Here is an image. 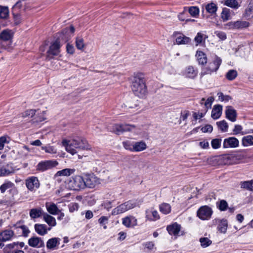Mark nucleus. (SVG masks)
<instances>
[{"label":"nucleus","mask_w":253,"mask_h":253,"mask_svg":"<svg viewBox=\"0 0 253 253\" xmlns=\"http://www.w3.org/2000/svg\"><path fill=\"white\" fill-rule=\"evenodd\" d=\"M22 6V2L21 1H17L12 7V12H15L17 14L19 10L21 8Z\"/></svg>","instance_id":"nucleus-61"},{"label":"nucleus","mask_w":253,"mask_h":253,"mask_svg":"<svg viewBox=\"0 0 253 253\" xmlns=\"http://www.w3.org/2000/svg\"><path fill=\"white\" fill-rule=\"evenodd\" d=\"M228 207V204L225 200H221L219 202L218 205L219 209L221 211H224L227 209Z\"/></svg>","instance_id":"nucleus-62"},{"label":"nucleus","mask_w":253,"mask_h":253,"mask_svg":"<svg viewBox=\"0 0 253 253\" xmlns=\"http://www.w3.org/2000/svg\"><path fill=\"white\" fill-rule=\"evenodd\" d=\"M214 101V98L212 96L209 97L204 103V105L206 107V112L208 111V109L211 108L212 102Z\"/></svg>","instance_id":"nucleus-60"},{"label":"nucleus","mask_w":253,"mask_h":253,"mask_svg":"<svg viewBox=\"0 0 253 253\" xmlns=\"http://www.w3.org/2000/svg\"><path fill=\"white\" fill-rule=\"evenodd\" d=\"M137 206V203L134 200L127 201L114 208L111 212L112 215H116L132 209Z\"/></svg>","instance_id":"nucleus-6"},{"label":"nucleus","mask_w":253,"mask_h":253,"mask_svg":"<svg viewBox=\"0 0 253 253\" xmlns=\"http://www.w3.org/2000/svg\"><path fill=\"white\" fill-rule=\"evenodd\" d=\"M189 14L194 17H197L199 14V9L196 6H191L188 8Z\"/></svg>","instance_id":"nucleus-49"},{"label":"nucleus","mask_w":253,"mask_h":253,"mask_svg":"<svg viewBox=\"0 0 253 253\" xmlns=\"http://www.w3.org/2000/svg\"><path fill=\"white\" fill-rule=\"evenodd\" d=\"M9 10L7 7L0 6V18L6 19L8 17Z\"/></svg>","instance_id":"nucleus-47"},{"label":"nucleus","mask_w":253,"mask_h":253,"mask_svg":"<svg viewBox=\"0 0 253 253\" xmlns=\"http://www.w3.org/2000/svg\"><path fill=\"white\" fill-rule=\"evenodd\" d=\"M239 146V141L238 139L233 136L225 138L223 140V148H234Z\"/></svg>","instance_id":"nucleus-13"},{"label":"nucleus","mask_w":253,"mask_h":253,"mask_svg":"<svg viewBox=\"0 0 253 253\" xmlns=\"http://www.w3.org/2000/svg\"><path fill=\"white\" fill-rule=\"evenodd\" d=\"M28 244L30 247L35 248H41L44 246L43 240L38 237H32L28 240Z\"/></svg>","instance_id":"nucleus-15"},{"label":"nucleus","mask_w":253,"mask_h":253,"mask_svg":"<svg viewBox=\"0 0 253 253\" xmlns=\"http://www.w3.org/2000/svg\"><path fill=\"white\" fill-rule=\"evenodd\" d=\"M45 213L41 208H33L30 210L29 215L32 219H36L41 217L42 216H43Z\"/></svg>","instance_id":"nucleus-23"},{"label":"nucleus","mask_w":253,"mask_h":253,"mask_svg":"<svg viewBox=\"0 0 253 253\" xmlns=\"http://www.w3.org/2000/svg\"><path fill=\"white\" fill-rule=\"evenodd\" d=\"M242 144L245 147L253 145V136L247 135L243 137L242 139Z\"/></svg>","instance_id":"nucleus-39"},{"label":"nucleus","mask_w":253,"mask_h":253,"mask_svg":"<svg viewBox=\"0 0 253 253\" xmlns=\"http://www.w3.org/2000/svg\"><path fill=\"white\" fill-rule=\"evenodd\" d=\"M36 110L35 109L27 110L22 113V117L31 118L34 116Z\"/></svg>","instance_id":"nucleus-56"},{"label":"nucleus","mask_w":253,"mask_h":253,"mask_svg":"<svg viewBox=\"0 0 253 253\" xmlns=\"http://www.w3.org/2000/svg\"><path fill=\"white\" fill-rule=\"evenodd\" d=\"M236 21L229 22L224 25V29L228 30H237Z\"/></svg>","instance_id":"nucleus-48"},{"label":"nucleus","mask_w":253,"mask_h":253,"mask_svg":"<svg viewBox=\"0 0 253 253\" xmlns=\"http://www.w3.org/2000/svg\"><path fill=\"white\" fill-rule=\"evenodd\" d=\"M237 30L242 29L249 26L250 23L248 22L242 20L236 21Z\"/></svg>","instance_id":"nucleus-53"},{"label":"nucleus","mask_w":253,"mask_h":253,"mask_svg":"<svg viewBox=\"0 0 253 253\" xmlns=\"http://www.w3.org/2000/svg\"><path fill=\"white\" fill-rule=\"evenodd\" d=\"M222 106L221 105H215L211 111V117L214 120L218 119L221 116Z\"/></svg>","instance_id":"nucleus-24"},{"label":"nucleus","mask_w":253,"mask_h":253,"mask_svg":"<svg viewBox=\"0 0 253 253\" xmlns=\"http://www.w3.org/2000/svg\"><path fill=\"white\" fill-rule=\"evenodd\" d=\"M131 88L134 94L140 98H143L146 95L147 90L143 75L137 74L133 77Z\"/></svg>","instance_id":"nucleus-2"},{"label":"nucleus","mask_w":253,"mask_h":253,"mask_svg":"<svg viewBox=\"0 0 253 253\" xmlns=\"http://www.w3.org/2000/svg\"><path fill=\"white\" fill-rule=\"evenodd\" d=\"M79 205L77 203H71L68 205L69 211L70 212H73L79 210Z\"/></svg>","instance_id":"nucleus-59"},{"label":"nucleus","mask_w":253,"mask_h":253,"mask_svg":"<svg viewBox=\"0 0 253 253\" xmlns=\"http://www.w3.org/2000/svg\"><path fill=\"white\" fill-rule=\"evenodd\" d=\"M147 148L146 143L143 141L134 142L133 152H140L145 150Z\"/></svg>","instance_id":"nucleus-32"},{"label":"nucleus","mask_w":253,"mask_h":253,"mask_svg":"<svg viewBox=\"0 0 253 253\" xmlns=\"http://www.w3.org/2000/svg\"><path fill=\"white\" fill-rule=\"evenodd\" d=\"M221 3L235 9L240 6L239 2L236 0H223L221 1Z\"/></svg>","instance_id":"nucleus-30"},{"label":"nucleus","mask_w":253,"mask_h":253,"mask_svg":"<svg viewBox=\"0 0 253 253\" xmlns=\"http://www.w3.org/2000/svg\"><path fill=\"white\" fill-rule=\"evenodd\" d=\"M181 226L176 222L167 226V230L171 235L177 236L180 230Z\"/></svg>","instance_id":"nucleus-22"},{"label":"nucleus","mask_w":253,"mask_h":253,"mask_svg":"<svg viewBox=\"0 0 253 253\" xmlns=\"http://www.w3.org/2000/svg\"><path fill=\"white\" fill-rule=\"evenodd\" d=\"M100 183V179L95 175L87 174L84 179V189L86 187L89 188H93L96 185Z\"/></svg>","instance_id":"nucleus-12"},{"label":"nucleus","mask_w":253,"mask_h":253,"mask_svg":"<svg viewBox=\"0 0 253 253\" xmlns=\"http://www.w3.org/2000/svg\"><path fill=\"white\" fill-rule=\"evenodd\" d=\"M207 38L208 36L205 34L199 32L195 38V41L197 43V44H198L201 43L203 41H205Z\"/></svg>","instance_id":"nucleus-44"},{"label":"nucleus","mask_w":253,"mask_h":253,"mask_svg":"<svg viewBox=\"0 0 253 253\" xmlns=\"http://www.w3.org/2000/svg\"><path fill=\"white\" fill-rule=\"evenodd\" d=\"M228 227V222L226 219H222L220 220L217 229L221 233L225 234Z\"/></svg>","instance_id":"nucleus-31"},{"label":"nucleus","mask_w":253,"mask_h":253,"mask_svg":"<svg viewBox=\"0 0 253 253\" xmlns=\"http://www.w3.org/2000/svg\"><path fill=\"white\" fill-rule=\"evenodd\" d=\"M211 209L208 206L201 207L197 211V216L202 220H209L212 214Z\"/></svg>","instance_id":"nucleus-9"},{"label":"nucleus","mask_w":253,"mask_h":253,"mask_svg":"<svg viewBox=\"0 0 253 253\" xmlns=\"http://www.w3.org/2000/svg\"><path fill=\"white\" fill-rule=\"evenodd\" d=\"M136 127L133 125L127 124H115L112 126L111 131L117 135H120L124 132L131 131L137 132Z\"/></svg>","instance_id":"nucleus-7"},{"label":"nucleus","mask_w":253,"mask_h":253,"mask_svg":"<svg viewBox=\"0 0 253 253\" xmlns=\"http://www.w3.org/2000/svg\"><path fill=\"white\" fill-rule=\"evenodd\" d=\"M216 125L218 128L220 129L222 132H225L227 131L228 125L227 123L225 120L217 122Z\"/></svg>","instance_id":"nucleus-43"},{"label":"nucleus","mask_w":253,"mask_h":253,"mask_svg":"<svg viewBox=\"0 0 253 253\" xmlns=\"http://www.w3.org/2000/svg\"><path fill=\"white\" fill-rule=\"evenodd\" d=\"M198 73V70L196 68L189 66L185 68L184 75L187 78L194 79L197 76Z\"/></svg>","instance_id":"nucleus-21"},{"label":"nucleus","mask_w":253,"mask_h":253,"mask_svg":"<svg viewBox=\"0 0 253 253\" xmlns=\"http://www.w3.org/2000/svg\"><path fill=\"white\" fill-rule=\"evenodd\" d=\"M176 43L177 44H186L190 43L191 40L189 38L180 34L176 38Z\"/></svg>","instance_id":"nucleus-34"},{"label":"nucleus","mask_w":253,"mask_h":253,"mask_svg":"<svg viewBox=\"0 0 253 253\" xmlns=\"http://www.w3.org/2000/svg\"><path fill=\"white\" fill-rule=\"evenodd\" d=\"M29 152V148L25 145L23 146L18 151V156L20 159H25L28 157Z\"/></svg>","instance_id":"nucleus-28"},{"label":"nucleus","mask_w":253,"mask_h":253,"mask_svg":"<svg viewBox=\"0 0 253 253\" xmlns=\"http://www.w3.org/2000/svg\"><path fill=\"white\" fill-rule=\"evenodd\" d=\"M17 246H18V243H16V242H13L7 245L4 248V253H9L11 250L15 249Z\"/></svg>","instance_id":"nucleus-58"},{"label":"nucleus","mask_w":253,"mask_h":253,"mask_svg":"<svg viewBox=\"0 0 253 253\" xmlns=\"http://www.w3.org/2000/svg\"><path fill=\"white\" fill-rule=\"evenodd\" d=\"M62 144L66 150L72 155L76 154L80 150L90 149L86 140L80 136H73L70 140L63 139Z\"/></svg>","instance_id":"nucleus-1"},{"label":"nucleus","mask_w":253,"mask_h":253,"mask_svg":"<svg viewBox=\"0 0 253 253\" xmlns=\"http://www.w3.org/2000/svg\"><path fill=\"white\" fill-rule=\"evenodd\" d=\"M226 118L232 122H235L237 118L236 111L231 106H228L225 110Z\"/></svg>","instance_id":"nucleus-19"},{"label":"nucleus","mask_w":253,"mask_h":253,"mask_svg":"<svg viewBox=\"0 0 253 253\" xmlns=\"http://www.w3.org/2000/svg\"><path fill=\"white\" fill-rule=\"evenodd\" d=\"M244 16L247 19L253 17V2H250L246 9Z\"/></svg>","instance_id":"nucleus-38"},{"label":"nucleus","mask_w":253,"mask_h":253,"mask_svg":"<svg viewBox=\"0 0 253 253\" xmlns=\"http://www.w3.org/2000/svg\"><path fill=\"white\" fill-rule=\"evenodd\" d=\"M13 36V33L9 29L2 31L0 33V44L2 48L9 49L11 45V40Z\"/></svg>","instance_id":"nucleus-4"},{"label":"nucleus","mask_w":253,"mask_h":253,"mask_svg":"<svg viewBox=\"0 0 253 253\" xmlns=\"http://www.w3.org/2000/svg\"><path fill=\"white\" fill-rule=\"evenodd\" d=\"M145 214L146 218L150 221H155L160 218L158 212L154 208H150L146 210Z\"/></svg>","instance_id":"nucleus-16"},{"label":"nucleus","mask_w":253,"mask_h":253,"mask_svg":"<svg viewBox=\"0 0 253 253\" xmlns=\"http://www.w3.org/2000/svg\"><path fill=\"white\" fill-rule=\"evenodd\" d=\"M42 149L45 151L46 153L50 154H56L57 150L52 146L49 145L42 147Z\"/></svg>","instance_id":"nucleus-52"},{"label":"nucleus","mask_w":253,"mask_h":253,"mask_svg":"<svg viewBox=\"0 0 253 253\" xmlns=\"http://www.w3.org/2000/svg\"><path fill=\"white\" fill-rule=\"evenodd\" d=\"M222 60L218 57L215 56L212 62H210L208 66L202 69L200 75L203 77L206 75H211L213 72H216L219 69Z\"/></svg>","instance_id":"nucleus-5"},{"label":"nucleus","mask_w":253,"mask_h":253,"mask_svg":"<svg viewBox=\"0 0 253 253\" xmlns=\"http://www.w3.org/2000/svg\"><path fill=\"white\" fill-rule=\"evenodd\" d=\"M45 207L47 211L52 215H56L60 211L56 205L53 203H46Z\"/></svg>","instance_id":"nucleus-25"},{"label":"nucleus","mask_w":253,"mask_h":253,"mask_svg":"<svg viewBox=\"0 0 253 253\" xmlns=\"http://www.w3.org/2000/svg\"><path fill=\"white\" fill-rule=\"evenodd\" d=\"M159 207L160 212L164 214H168L171 211V206L169 204L163 203Z\"/></svg>","instance_id":"nucleus-35"},{"label":"nucleus","mask_w":253,"mask_h":253,"mask_svg":"<svg viewBox=\"0 0 253 253\" xmlns=\"http://www.w3.org/2000/svg\"><path fill=\"white\" fill-rule=\"evenodd\" d=\"M201 245L203 248L209 246L212 243L211 241L207 237H202L200 239Z\"/></svg>","instance_id":"nucleus-54"},{"label":"nucleus","mask_w":253,"mask_h":253,"mask_svg":"<svg viewBox=\"0 0 253 253\" xmlns=\"http://www.w3.org/2000/svg\"><path fill=\"white\" fill-rule=\"evenodd\" d=\"M25 185L29 191L35 192L39 188L40 182L37 177L32 176L28 177L26 179Z\"/></svg>","instance_id":"nucleus-8"},{"label":"nucleus","mask_w":253,"mask_h":253,"mask_svg":"<svg viewBox=\"0 0 253 253\" xmlns=\"http://www.w3.org/2000/svg\"><path fill=\"white\" fill-rule=\"evenodd\" d=\"M61 239L59 238L53 237L49 239L46 242L47 249L50 250H57L59 248Z\"/></svg>","instance_id":"nucleus-17"},{"label":"nucleus","mask_w":253,"mask_h":253,"mask_svg":"<svg viewBox=\"0 0 253 253\" xmlns=\"http://www.w3.org/2000/svg\"><path fill=\"white\" fill-rule=\"evenodd\" d=\"M76 46L78 49L82 50L84 47V41L82 38H77L76 40Z\"/></svg>","instance_id":"nucleus-57"},{"label":"nucleus","mask_w":253,"mask_h":253,"mask_svg":"<svg viewBox=\"0 0 253 253\" xmlns=\"http://www.w3.org/2000/svg\"><path fill=\"white\" fill-rule=\"evenodd\" d=\"M243 129L242 126L240 125H236L234 126V128L233 130V134L237 135L239 133H241L242 135L246 134V133H253V129H250L248 131V132H246L245 133L241 132L242 130Z\"/></svg>","instance_id":"nucleus-42"},{"label":"nucleus","mask_w":253,"mask_h":253,"mask_svg":"<svg viewBox=\"0 0 253 253\" xmlns=\"http://www.w3.org/2000/svg\"><path fill=\"white\" fill-rule=\"evenodd\" d=\"M218 100L220 101L227 102L231 99V97L228 95H224L222 92H219L217 94Z\"/></svg>","instance_id":"nucleus-55"},{"label":"nucleus","mask_w":253,"mask_h":253,"mask_svg":"<svg viewBox=\"0 0 253 253\" xmlns=\"http://www.w3.org/2000/svg\"><path fill=\"white\" fill-rule=\"evenodd\" d=\"M237 72L235 70H229L226 75V78L230 81L234 80L237 76Z\"/></svg>","instance_id":"nucleus-50"},{"label":"nucleus","mask_w":253,"mask_h":253,"mask_svg":"<svg viewBox=\"0 0 253 253\" xmlns=\"http://www.w3.org/2000/svg\"><path fill=\"white\" fill-rule=\"evenodd\" d=\"M14 186V184L10 181H6L0 186V190L1 193H4L5 191Z\"/></svg>","instance_id":"nucleus-46"},{"label":"nucleus","mask_w":253,"mask_h":253,"mask_svg":"<svg viewBox=\"0 0 253 253\" xmlns=\"http://www.w3.org/2000/svg\"><path fill=\"white\" fill-rule=\"evenodd\" d=\"M221 18L223 21L225 22L231 19L230 10L227 8L224 7L221 13Z\"/></svg>","instance_id":"nucleus-40"},{"label":"nucleus","mask_w":253,"mask_h":253,"mask_svg":"<svg viewBox=\"0 0 253 253\" xmlns=\"http://www.w3.org/2000/svg\"><path fill=\"white\" fill-rule=\"evenodd\" d=\"M75 169H65L57 172L56 175L57 176H69L74 173Z\"/></svg>","instance_id":"nucleus-41"},{"label":"nucleus","mask_w":253,"mask_h":253,"mask_svg":"<svg viewBox=\"0 0 253 253\" xmlns=\"http://www.w3.org/2000/svg\"><path fill=\"white\" fill-rule=\"evenodd\" d=\"M222 140L220 138H215L211 140V145L213 149H217L220 147Z\"/></svg>","instance_id":"nucleus-51"},{"label":"nucleus","mask_w":253,"mask_h":253,"mask_svg":"<svg viewBox=\"0 0 253 253\" xmlns=\"http://www.w3.org/2000/svg\"><path fill=\"white\" fill-rule=\"evenodd\" d=\"M84 179L79 175L70 177L66 182V186L70 190L80 191L84 189Z\"/></svg>","instance_id":"nucleus-3"},{"label":"nucleus","mask_w":253,"mask_h":253,"mask_svg":"<svg viewBox=\"0 0 253 253\" xmlns=\"http://www.w3.org/2000/svg\"><path fill=\"white\" fill-rule=\"evenodd\" d=\"M21 229L22 231V236L25 237H28L30 233L29 228L27 226L24 225Z\"/></svg>","instance_id":"nucleus-64"},{"label":"nucleus","mask_w":253,"mask_h":253,"mask_svg":"<svg viewBox=\"0 0 253 253\" xmlns=\"http://www.w3.org/2000/svg\"><path fill=\"white\" fill-rule=\"evenodd\" d=\"M35 231L40 235L43 236L46 234L48 231L51 230V227H47L44 224H35L34 225Z\"/></svg>","instance_id":"nucleus-20"},{"label":"nucleus","mask_w":253,"mask_h":253,"mask_svg":"<svg viewBox=\"0 0 253 253\" xmlns=\"http://www.w3.org/2000/svg\"><path fill=\"white\" fill-rule=\"evenodd\" d=\"M214 34L220 40L224 41L226 39V35L225 33L222 31H215Z\"/></svg>","instance_id":"nucleus-63"},{"label":"nucleus","mask_w":253,"mask_h":253,"mask_svg":"<svg viewBox=\"0 0 253 253\" xmlns=\"http://www.w3.org/2000/svg\"><path fill=\"white\" fill-rule=\"evenodd\" d=\"M14 169L7 165L0 168V176H8L14 172Z\"/></svg>","instance_id":"nucleus-26"},{"label":"nucleus","mask_w":253,"mask_h":253,"mask_svg":"<svg viewBox=\"0 0 253 253\" xmlns=\"http://www.w3.org/2000/svg\"><path fill=\"white\" fill-rule=\"evenodd\" d=\"M61 45L58 40H56L49 47L47 52L46 57V60H50L52 58V56L58 55L60 52Z\"/></svg>","instance_id":"nucleus-11"},{"label":"nucleus","mask_w":253,"mask_h":253,"mask_svg":"<svg viewBox=\"0 0 253 253\" xmlns=\"http://www.w3.org/2000/svg\"><path fill=\"white\" fill-rule=\"evenodd\" d=\"M58 163L56 160H46L40 162L37 166V169L40 171L51 169L58 165Z\"/></svg>","instance_id":"nucleus-10"},{"label":"nucleus","mask_w":253,"mask_h":253,"mask_svg":"<svg viewBox=\"0 0 253 253\" xmlns=\"http://www.w3.org/2000/svg\"><path fill=\"white\" fill-rule=\"evenodd\" d=\"M122 224L127 228H133L137 225V220L133 216H126L122 218Z\"/></svg>","instance_id":"nucleus-14"},{"label":"nucleus","mask_w":253,"mask_h":253,"mask_svg":"<svg viewBox=\"0 0 253 253\" xmlns=\"http://www.w3.org/2000/svg\"><path fill=\"white\" fill-rule=\"evenodd\" d=\"M205 9L211 14H215L217 10V6L214 2H211L205 5Z\"/></svg>","instance_id":"nucleus-33"},{"label":"nucleus","mask_w":253,"mask_h":253,"mask_svg":"<svg viewBox=\"0 0 253 253\" xmlns=\"http://www.w3.org/2000/svg\"><path fill=\"white\" fill-rule=\"evenodd\" d=\"M134 141L126 140L123 142V146L124 148L131 152H133Z\"/></svg>","instance_id":"nucleus-45"},{"label":"nucleus","mask_w":253,"mask_h":253,"mask_svg":"<svg viewBox=\"0 0 253 253\" xmlns=\"http://www.w3.org/2000/svg\"><path fill=\"white\" fill-rule=\"evenodd\" d=\"M43 218L44 221L49 226H50L51 228L52 227H54L56 226V219L53 216H52L46 213H45L43 214Z\"/></svg>","instance_id":"nucleus-29"},{"label":"nucleus","mask_w":253,"mask_h":253,"mask_svg":"<svg viewBox=\"0 0 253 253\" xmlns=\"http://www.w3.org/2000/svg\"><path fill=\"white\" fill-rule=\"evenodd\" d=\"M14 231L12 230L7 229L0 233V241L6 242L11 240L14 236Z\"/></svg>","instance_id":"nucleus-18"},{"label":"nucleus","mask_w":253,"mask_h":253,"mask_svg":"<svg viewBox=\"0 0 253 253\" xmlns=\"http://www.w3.org/2000/svg\"><path fill=\"white\" fill-rule=\"evenodd\" d=\"M241 188L250 191H253V179L241 182Z\"/></svg>","instance_id":"nucleus-37"},{"label":"nucleus","mask_w":253,"mask_h":253,"mask_svg":"<svg viewBox=\"0 0 253 253\" xmlns=\"http://www.w3.org/2000/svg\"><path fill=\"white\" fill-rule=\"evenodd\" d=\"M196 56L199 65H204L207 63L208 59L206 54L202 51H197Z\"/></svg>","instance_id":"nucleus-27"},{"label":"nucleus","mask_w":253,"mask_h":253,"mask_svg":"<svg viewBox=\"0 0 253 253\" xmlns=\"http://www.w3.org/2000/svg\"><path fill=\"white\" fill-rule=\"evenodd\" d=\"M224 162L227 165H232L237 163V156L234 155H226L223 157Z\"/></svg>","instance_id":"nucleus-36"}]
</instances>
